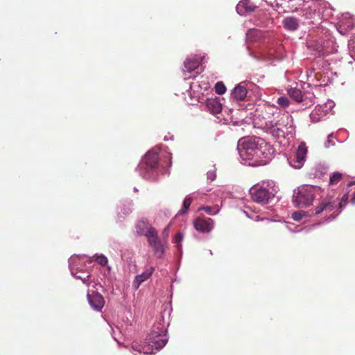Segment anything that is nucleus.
<instances>
[{"mask_svg": "<svg viewBox=\"0 0 355 355\" xmlns=\"http://www.w3.org/2000/svg\"><path fill=\"white\" fill-rule=\"evenodd\" d=\"M288 117H282L275 123H267L268 132L270 133L274 137L279 138L284 137L285 135L284 129H286V122L288 121Z\"/></svg>", "mask_w": 355, "mask_h": 355, "instance_id": "obj_8", "label": "nucleus"}, {"mask_svg": "<svg viewBox=\"0 0 355 355\" xmlns=\"http://www.w3.org/2000/svg\"><path fill=\"white\" fill-rule=\"evenodd\" d=\"M351 202L352 204L355 205V193L354 198H352L351 200Z\"/></svg>", "mask_w": 355, "mask_h": 355, "instance_id": "obj_35", "label": "nucleus"}, {"mask_svg": "<svg viewBox=\"0 0 355 355\" xmlns=\"http://www.w3.org/2000/svg\"><path fill=\"white\" fill-rule=\"evenodd\" d=\"M169 232V225L166 226L163 231V236L167 238Z\"/></svg>", "mask_w": 355, "mask_h": 355, "instance_id": "obj_32", "label": "nucleus"}, {"mask_svg": "<svg viewBox=\"0 0 355 355\" xmlns=\"http://www.w3.org/2000/svg\"><path fill=\"white\" fill-rule=\"evenodd\" d=\"M96 261L99 265L102 266H104L107 263V259L104 255L98 256L96 259Z\"/></svg>", "mask_w": 355, "mask_h": 355, "instance_id": "obj_28", "label": "nucleus"}, {"mask_svg": "<svg viewBox=\"0 0 355 355\" xmlns=\"http://www.w3.org/2000/svg\"><path fill=\"white\" fill-rule=\"evenodd\" d=\"M199 61L195 58H187L184 62V71L192 72L199 66Z\"/></svg>", "mask_w": 355, "mask_h": 355, "instance_id": "obj_18", "label": "nucleus"}, {"mask_svg": "<svg viewBox=\"0 0 355 355\" xmlns=\"http://www.w3.org/2000/svg\"><path fill=\"white\" fill-rule=\"evenodd\" d=\"M159 161V155L157 153L149 151L147 153L143 159V163L150 168L154 169L157 167Z\"/></svg>", "mask_w": 355, "mask_h": 355, "instance_id": "obj_15", "label": "nucleus"}, {"mask_svg": "<svg viewBox=\"0 0 355 355\" xmlns=\"http://www.w3.org/2000/svg\"><path fill=\"white\" fill-rule=\"evenodd\" d=\"M311 188H312V192H315V190L318 189V187L313 186V185L311 186Z\"/></svg>", "mask_w": 355, "mask_h": 355, "instance_id": "obj_34", "label": "nucleus"}, {"mask_svg": "<svg viewBox=\"0 0 355 355\" xmlns=\"http://www.w3.org/2000/svg\"><path fill=\"white\" fill-rule=\"evenodd\" d=\"M148 345H139L138 343L133 344L132 349L139 354V355H148L153 353V349H160L164 347L168 338L166 335L162 333H157L153 331L148 337Z\"/></svg>", "mask_w": 355, "mask_h": 355, "instance_id": "obj_4", "label": "nucleus"}, {"mask_svg": "<svg viewBox=\"0 0 355 355\" xmlns=\"http://www.w3.org/2000/svg\"><path fill=\"white\" fill-rule=\"evenodd\" d=\"M334 105V102L331 100L327 101L324 104L317 105L314 109V113H312V123L320 121L322 116L327 115L331 111Z\"/></svg>", "mask_w": 355, "mask_h": 355, "instance_id": "obj_9", "label": "nucleus"}, {"mask_svg": "<svg viewBox=\"0 0 355 355\" xmlns=\"http://www.w3.org/2000/svg\"><path fill=\"white\" fill-rule=\"evenodd\" d=\"M206 105L208 110L213 114L220 113L222 110L221 104L216 99H208Z\"/></svg>", "mask_w": 355, "mask_h": 355, "instance_id": "obj_17", "label": "nucleus"}, {"mask_svg": "<svg viewBox=\"0 0 355 355\" xmlns=\"http://www.w3.org/2000/svg\"><path fill=\"white\" fill-rule=\"evenodd\" d=\"M191 204V198L189 196H187L184 200L182 208L179 211V214H184L189 209Z\"/></svg>", "mask_w": 355, "mask_h": 355, "instance_id": "obj_24", "label": "nucleus"}, {"mask_svg": "<svg viewBox=\"0 0 355 355\" xmlns=\"http://www.w3.org/2000/svg\"><path fill=\"white\" fill-rule=\"evenodd\" d=\"M278 104L282 107H286L289 105V100L287 97L282 96L277 100Z\"/></svg>", "mask_w": 355, "mask_h": 355, "instance_id": "obj_26", "label": "nucleus"}, {"mask_svg": "<svg viewBox=\"0 0 355 355\" xmlns=\"http://www.w3.org/2000/svg\"><path fill=\"white\" fill-rule=\"evenodd\" d=\"M311 201V187L304 185L298 188L297 192L293 196V202L295 207L309 206Z\"/></svg>", "mask_w": 355, "mask_h": 355, "instance_id": "obj_6", "label": "nucleus"}, {"mask_svg": "<svg viewBox=\"0 0 355 355\" xmlns=\"http://www.w3.org/2000/svg\"><path fill=\"white\" fill-rule=\"evenodd\" d=\"M333 134H330L328 135L327 140L324 143L325 148H329L331 146L334 145V141L331 140V137H332Z\"/></svg>", "mask_w": 355, "mask_h": 355, "instance_id": "obj_29", "label": "nucleus"}, {"mask_svg": "<svg viewBox=\"0 0 355 355\" xmlns=\"http://www.w3.org/2000/svg\"><path fill=\"white\" fill-rule=\"evenodd\" d=\"M247 89L241 85L236 86L231 94V96L236 101H243L247 95Z\"/></svg>", "mask_w": 355, "mask_h": 355, "instance_id": "obj_16", "label": "nucleus"}, {"mask_svg": "<svg viewBox=\"0 0 355 355\" xmlns=\"http://www.w3.org/2000/svg\"><path fill=\"white\" fill-rule=\"evenodd\" d=\"M355 184V182H351L348 184L349 186H352V184Z\"/></svg>", "mask_w": 355, "mask_h": 355, "instance_id": "obj_36", "label": "nucleus"}, {"mask_svg": "<svg viewBox=\"0 0 355 355\" xmlns=\"http://www.w3.org/2000/svg\"><path fill=\"white\" fill-rule=\"evenodd\" d=\"M331 14L328 2L312 0V55L314 54L319 58L338 51V45L331 34V29L336 28L340 34L345 35L355 26V19L349 13L343 14L337 25L327 20Z\"/></svg>", "mask_w": 355, "mask_h": 355, "instance_id": "obj_1", "label": "nucleus"}, {"mask_svg": "<svg viewBox=\"0 0 355 355\" xmlns=\"http://www.w3.org/2000/svg\"><path fill=\"white\" fill-rule=\"evenodd\" d=\"M307 153L308 148L305 143H300L295 153L288 159L291 166L296 169L301 168L306 161Z\"/></svg>", "mask_w": 355, "mask_h": 355, "instance_id": "obj_5", "label": "nucleus"}, {"mask_svg": "<svg viewBox=\"0 0 355 355\" xmlns=\"http://www.w3.org/2000/svg\"><path fill=\"white\" fill-rule=\"evenodd\" d=\"M195 229L200 232H209L214 228V221L210 218H197L193 221Z\"/></svg>", "mask_w": 355, "mask_h": 355, "instance_id": "obj_10", "label": "nucleus"}, {"mask_svg": "<svg viewBox=\"0 0 355 355\" xmlns=\"http://www.w3.org/2000/svg\"><path fill=\"white\" fill-rule=\"evenodd\" d=\"M257 6L250 0H241L236 6V10L240 15H245L255 10Z\"/></svg>", "mask_w": 355, "mask_h": 355, "instance_id": "obj_14", "label": "nucleus"}, {"mask_svg": "<svg viewBox=\"0 0 355 355\" xmlns=\"http://www.w3.org/2000/svg\"><path fill=\"white\" fill-rule=\"evenodd\" d=\"M289 96L295 101L301 102L303 100L302 92L296 88H291L288 90Z\"/></svg>", "mask_w": 355, "mask_h": 355, "instance_id": "obj_21", "label": "nucleus"}, {"mask_svg": "<svg viewBox=\"0 0 355 355\" xmlns=\"http://www.w3.org/2000/svg\"><path fill=\"white\" fill-rule=\"evenodd\" d=\"M348 198V193H345L339 202L335 200L331 202L329 199L323 200L319 205L316 207L315 214L318 215L321 213H324V218L319 223H312V227L328 223L335 219L346 206Z\"/></svg>", "mask_w": 355, "mask_h": 355, "instance_id": "obj_3", "label": "nucleus"}, {"mask_svg": "<svg viewBox=\"0 0 355 355\" xmlns=\"http://www.w3.org/2000/svg\"><path fill=\"white\" fill-rule=\"evenodd\" d=\"M327 172V166L324 164H318L315 167L314 178H320Z\"/></svg>", "mask_w": 355, "mask_h": 355, "instance_id": "obj_22", "label": "nucleus"}, {"mask_svg": "<svg viewBox=\"0 0 355 355\" xmlns=\"http://www.w3.org/2000/svg\"><path fill=\"white\" fill-rule=\"evenodd\" d=\"M250 194L253 201L261 204L268 203L274 197L268 189L259 186H253L250 189Z\"/></svg>", "mask_w": 355, "mask_h": 355, "instance_id": "obj_7", "label": "nucleus"}, {"mask_svg": "<svg viewBox=\"0 0 355 355\" xmlns=\"http://www.w3.org/2000/svg\"><path fill=\"white\" fill-rule=\"evenodd\" d=\"M305 215V212L304 211H295L292 214V218L294 220L299 221L302 217Z\"/></svg>", "mask_w": 355, "mask_h": 355, "instance_id": "obj_27", "label": "nucleus"}, {"mask_svg": "<svg viewBox=\"0 0 355 355\" xmlns=\"http://www.w3.org/2000/svg\"><path fill=\"white\" fill-rule=\"evenodd\" d=\"M142 232H144V230H142ZM137 232H139L141 234V231L139 232V230H137Z\"/></svg>", "mask_w": 355, "mask_h": 355, "instance_id": "obj_38", "label": "nucleus"}, {"mask_svg": "<svg viewBox=\"0 0 355 355\" xmlns=\"http://www.w3.org/2000/svg\"><path fill=\"white\" fill-rule=\"evenodd\" d=\"M354 43H355V41H353V42L351 43L350 45L352 46L353 47H355L354 46H353Z\"/></svg>", "mask_w": 355, "mask_h": 355, "instance_id": "obj_37", "label": "nucleus"}, {"mask_svg": "<svg viewBox=\"0 0 355 355\" xmlns=\"http://www.w3.org/2000/svg\"><path fill=\"white\" fill-rule=\"evenodd\" d=\"M342 178L343 174L341 173L334 172L329 177V184L330 185L336 184L341 180Z\"/></svg>", "mask_w": 355, "mask_h": 355, "instance_id": "obj_23", "label": "nucleus"}, {"mask_svg": "<svg viewBox=\"0 0 355 355\" xmlns=\"http://www.w3.org/2000/svg\"><path fill=\"white\" fill-rule=\"evenodd\" d=\"M154 270L155 268L153 267H149L141 275H137L132 282V287L135 290H137L144 282L148 279L153 275Z\"/></svg>", "mask_w": 355, "mask_h": 355, "instance_id": "obj_12", "label": "nucleus"}, {"mask_svg": "<svg viewBox=\"0 0 355 355\" xmlns=\"http://www.w3.org/2000/svg\"><path fill=\"white\" fill-rule=\"evenodd\" d=\"M145 225L147 227V230L146 232H141V234L143 235H145L147 237L148 242L149 245H150L154 242L157 241L159 240L158 239V233L157 231L155 230V228L153 227H148V223H146L144 221H141L139 223L138 227L141 225Z\"/></svg>", "mask_w": 355, "mask_h": 355, "instance_id": "obj_13", "label": "nucleus"}, {"mask_svg": "<svg viewBox=\"0 0 355 355\" xmlns=\"http://www.w3.org/2000/svg\"><path fill=\"white\" fill-rule=\"evenodd\" d=\"M150 246L153 248L154 253L157 257H161L164 253V244L159 240L152 243Z\"/></svg>", "mask_w": 355, "mask_h": 355, "instance_id": "obj_20", "label": "nucleus"}, {"mask_svg": "<svg viewBox=\"0 0 355 355\" xmlns=\"http://www.w3.org/2000/svg\"><path fill=\"white\" fill-rule=\"evenodd\" d=\"M215 92L218 94H223L226 92V87L222 82H218L215 85Z\"/></svg>", "mask_w": 355, "mask_h": 355, "instance_id": "obj_25", "label": "nucleus"}, {"mask_svg": "<svg viewBox=\"0 0 355 355\" xmlns=\"http://www.w3.org/2000/svg\"><path fill=\"white\" fill-rule=\"evenodd\" d=\"M182 239H183L182 234L180 232H178L175 237V239H174L175 243L177 244L180 243V242L182 241Z\"/></svg>", "mask_w": 355, "mask_h": 355, "instance_id": "obj_30", "label": "nucleus"}, {"mask_svg": "<svg viewBox=\"0 0 355 355\" xmlns=\"http://www.w3.org/2000/svg\"><path fill=\"white\" fill-rule=\"evenodd\" d=\"M89 277V275L87 274H85L83 276H77V278L81 279L83 283H87Z\"/></svg>", "mask_w": 355, "mask_h": 355, "instance_id": "obj_31", "label": "nucleus"}, {"mask_svg": "<svg viewBox=\"0 0 355 355\" xmlns=\"http://www.w3.org/2000/svg\"><path fill=\"white\" fill-rule=\"evenodd\" d=\"M284 26L288 31H295L298 28L297 20L294 17H286L284 19Z\"/></svg>", "mask_w": 355, "mask_h": 355, "instance_id": "obj_19", "label": "nucleus"}, {"mask_svg": "<svg viewBox=\"0 0 355 355\" xmlns=\"http://www.w3.org/2000/svg\"><path fill=\"white\" fill-rule=\"evenodd\" d=\"M87 297L90 306L96 311H101L105 304L103 297L97 292L87 293Z\"/></svg>", "mask_w": 355, "mask_h": 355, "instance_id": "obj_11", "label": "nucleus"}, {"mask_svg": "<svg viewBox=\"0 0 355 355\" xmlns=\"http://www.w3.org/2000/svg\"><path fill=\"white\" fill-rule=\"evenodd\" d=\"M238 146L240 156L249 165H264L275 154L273 146L260 137L240 139Z\"/></svg>", "mask_w": 355, "mask_h": 355, "instance_id": "obj_2", "label": "nucleus"}, {"mask_svg": "<svg viewBox=\"0 0 355 355\" xmlns=\"http://www.w3.org/2000/svg\"><path fill=\"white\" fill-rule=\"evenodd\" d=\"M200 209L205 210L207 214H211V207H202Z\"/></svg>", "mask_w": 355, "mask_h": 355, "instance_id": "obj_33", "label": "nucleus"}]
</instances>
